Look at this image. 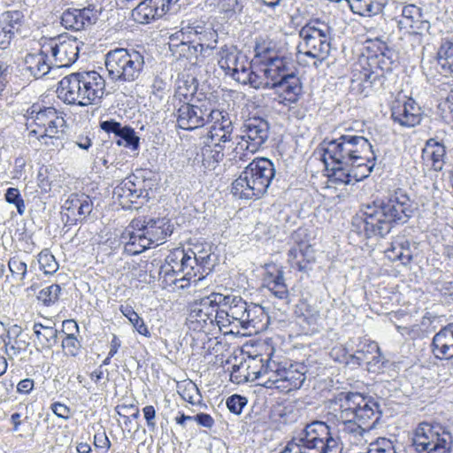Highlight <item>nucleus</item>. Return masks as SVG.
I'll return each mask as SVG.
<instances>
[{
    "instance_id": "1",
    "label": "nucleus",
    "mask_w": 453,
    "mask_h": 453,
    "mask_svg": "<svg viewBox=\"0 0 453 453\" xmlns=\"http://www.w3.org/2000/svg\"><path fill=\"white\" fill-rule=\"evenodd\" d=\"M323 161L326 169L331 167L335 180L350 184L367 178L372 173L376 154L370 142L362 135L342 134L321 143Z\"/></svg>"
},
{
    "instance_id": "2",
    "label": "nucleus",
    "mask_w": 453,
    "mask_h": 453,
    "mask_svg": "<svg viewBox=\"0 0 453 453\" xmlns=\"http://www.w3.org/2000/svg\"><path fill=\"white\" fill-rule=\"evenodd\" d=\"M412 206L406 191L397 188L381 200L363 204L351 219L350 234L364 240L385 237L391 230L408 221Z\"/></svg>"
},
{
    "instance_id": "3",
    "label": "nucleus",
    "mask_w": 453,
    "mask_h": 453,
    "mask_svg": "<svg viewBox=\"0 0 453 453\" xmlns=\"http://www.w3.org/2000/svg\"><path fill=\"white\" fill-rule=\"evenodd\" d=\"M330 408L340 431L352 445L364 446L380 418V404L371 396L357 392H341L331 400Z\"/></svg>"
},
{
    "instance_id": "4",
    "label": "nucleus",
    "mask_w": 453,
    "mask_h": 453,
    "mask_svg": "<svg viewBox=\"0 0 453 453\" xmlns=\"http://www.w3.org/2000/svg\"><path fill=\"white\" fill-rule=\"evenodd\" d=\"M57 93L69 105H96L105 94V81L96 71L73 73L61 79Z\"/></svg>"
},
{
    "instance_id": "5",
    "label": "nucleus",
    "mask_w": 453,
    "mask_h": 453,
    "mask_svg": "<svg viewBox=\"0 0 453 453\" xmlns=\"http://www.w3.org/2000/svg\"><path fill=\"white\" fill-rule=\"evenodd\" d=\"M219 311V328L230 327V332L240 333V329L250 334L260 329L259 324L265 317L263 308L255 303H248L242 296L221 294Z\"/></svg>"
},
{
    "instance_id": "6",
    "label": "nucleus",
    "mask_w": 453,
    "mask_h": 453,
    "mask_svg": "<svg viewBox=\"0 0 453 453\" xmlns=\"http://www.w3.org/2000/svg\"><path fill=\"white\" fill-rule=\"evenodd\" d=\"M275 177L274 164L266 157L250 162L234 180L231 193L240 199L260 198Z\"/></svg>"
},
{
    "instance_id": "7",
    "label": "nucleus",
    "mask_w": 453,
    "mask_h": 453,
    "mask_svg": "<svg viewBox=\"0 0 453 453\" xmlns=\"http://www.w3.org/2000/svg\"><path fill=\"white\" fill-rule=\"evenodd\" d=\"M342 444L323 421H313L289 441L280 453H342Z\"/></svg>"
},
{
    "instance_id": "8",
    "label": "nucleus",
    "mask_w": 453,
    "mask_h": 453,
    "mask_svg": "<svg viewBox=\"0 0 453 453\" xmlns=\"http://www.w3.org/2000/svg\"><path fill=\"white\" fill-rule=\"evenodd\" d=\"M333 28L319 19H310L300 30L301 39L298 52L315 59L313 65L319 67L329 56Z\"/></svg>"
},
{
    "instance_id": "9",
    "label": "nucleus",
    "mask_w": 453,
    "mask_h": 453,
    "mask_svg": "<svg viewBox=\"0 0 453 453\" xmlns=\"http://www.w3.org/2000/svg\"><path fill=\"white\" fill-rule=\"evenodd\" d=\"M108 78L124 84L136 81L144 67L143 55L134 49L117 48L110 50L104 58Z\"/></svg>"
},
{
    "instance_id": "10",
    "label": "nucleus",
    "mask_w": 453,
    "mask_h": 453,
    "mask_svg": "<svg viewBox=\"0 0 453 453\" xmlns=\"http://www.w3.org/2000/svg\"><path fill=\"white\" fill-rule=\"evenodd\" d=\"M27 127L30 134L38 135V139H59L65 134V120L63 113L54 107H43L33 104L27 111Z\"/></svg>"
},
{
    "instance_id": "11",
    "label": "nucleus",
    "mask_w": 453,
    "mask_h": 453,
    "mask_svg": "<svg viewBox=\"0 0 453 453\" xmlns=\"http://www.w3.org/2000/svg\"><path fill=\"white\" fill-rule=\"evenodd\" d=\"M221 293H211L209 296L194 302L190 306L188 318L189 326L195 331H211L215 325L219 327Z\"/></svg>"
},
{
    "instance_id": "12",
    "label": "nucleus",
    "mask_w": 453,
    "mask_h": 453,
    "mask_svg": "<svg viewBox=\"0 0 453 453\" xmlns=\"http://www.w3.org/2000/svg\"><path fill=\"white\" fill-rule=\"evenodd\" d=\"M213 104L214 101L211 97H201L200 100H195V103L181 104L173 109L177 127L183 130H194L205 126Z\"/></svg>"
},
{
    "instance_id": "13",
    "label": "nucleus",
    "mask_w": 453,
    "mask_h": 453,
    "mask_svg": "<svg viewBox=\"0 0 453 453\" xmlns=\"http://www.w3.org/2000/svg\"><path fill=\"white\" fill-rule=\"evenodd\" d=\"M270 134V125L260 117L246 119L241 127V141L236 150H247L250 153L258 151L267 142Z\"/></svg>"
},
{
    "instance_id": "14",
    "label": "nucleus",
    "mask_w": 453,
    "mask_h": 453,
    "mask_svg": "<svg viewBox=\"0 0 453 453\" xmlns=\"http://www.w3.org/2000/svg\"><path fill=\"white\" fill-rule=\"evenodd\" d=\"M45 50L49 52L53 66L69 67L78 58L80 44L76 38H50L44 39Z\"/></svg>"
},
{
    "instance_id": "15",
    "label": "nucleus",
    "mask_w": 453,
    "mask_h": 453,
    "mask_svg": "<svg viewBox=\"0 0 453 453\" xmlns=\"http://www.w3.org/2000/svg\"><path fill=\"white\" fill-rule=\"evenodd\" d=\"M350 362L352 365H365L368 372L377 373L383 368L385 358L377 342L359 339L356 350L351 354Z\"/></svg>"
},
{
    "instance_id": "16",
    "label": "nucleus",
    "mask_w": 453,
    "mask_h": 453,
    "mask_svg": "<svg viewBox=\"0 0 453 453\" xmlns=\"http://www.w3.org/2000/svg\"><path fill=\"white\" fill-rule=\"evenodd\" d=\"M102 13V7L88 4L83 8H69L61 16V24L73 31L85 30L96 24Z\"/></svg>"
},
{
    "instance_id": "17",
    "label": "nucleus",
    "mask_w": 453,
    "mask_h": 453,
    "mask_svg": "<svg viewBox=\"0 0 453 453\" xmlns=\"http://www.w3.org/2000/svg\"><path fill=\"white\" fill-rule=\"evenodd\" d=\"M183 258L184 256L180 257V252H170L166 256L165 263L160 266L159 270V280L164 288L176 291L188 288V280L185 278H176V274H174V269L180 270L183 267L187 268V266L189 265L188 262L192 263V261L188 259L180 263V260Z\"/></svg>"
},
{
    "instance_id": "18",
    "label": "nucleus",
    "mask_w": 453,
    "mask_h": 453,
    "mask_svg": "<svg viewBox=\"0 0 453 453\" xmlns=\"http://www.w3.org/2000/svg\"><path fill=\"white\" fill-rule=\"evenodd\" d=\"M424 23L423 12L420 7L415 4H408L403 8L398 27L409 33L412 46L422 44Z\"/></svg>"
},
{
    "instance_id": "19",
    "label": "nucleus",
    "mask_w": 453,
    "mask_h": 453,
    "mask_svg": "<svg viewBox=\"0 0 453 453\" xmlns=\"http://www.w3.org/2000/svg\"><path fill=\"white\" fill-rule=\"evenodd\" d=\"M391 117L403 127H415L422 120V111L411 98H396L391 104Z\"/></svg>"
},
{
    "instance_id": "20",
    "label": "nucleus",
    "mask_w": 453,
    "mask_h": 453,
    "mask_svg": "<svg viewBox=\"0 0 453 453\" xmlns=\"http://www.w3.org/2000/svg\"><path fill=\"white\" fill-rule=\"evenodd\" d=\"M207 124H211L209 131L210 140L223 143L231 141L234 131L231 116L225 111L216 109L215 104L211 106V113L209 112Z\"/></svg>"
},
{
    "instance_id": "21",
    "label": "nucleus",
    "mask_w": 453,
    "mask_h": 453,
    "mask_svg": "<svg viewBox=\"0 0 453 453\" xmlns=\"http://www.w3.org/2000/svg\"><path fill=\"white\" fill-rule=\"evenodd\" d=\"M93 209L90 197L84 194H71L62 206V217H65L71 224L82 220L89 215Z\"/></svg>"
},
{
    "instance_id": "22",
    "label": "nucleus",
    "mask_w": 453,
    "mask_h": 453,
    "mask_svg": "<svg viewBox=\"0 0 453 453\" xmlns=\"http://www.w3.org/2000/svg\"><path fill=\"white\" fill-rule=\"evenodd\" d=\"M426 432V453H449L452 443V435L449 431L440 423H429Z\"/></svg>"
},
{
    "instance_id": "23",
    "label": "nucleus",
    "mask_w": 453,
    "mask_h": 453,
    "mask_svg": "<svg viewBox=\"0 0 453 453\" xmlns=\"http://www.w3.org/2000/svg\"><path fill=\"white\" fill-rule=\"evenodd\" d=\"M41 48L36 52L27 53L23 59V70L35 79L45 76L52 68L49 52H44V41L40 42Z\"/></svg>"
},
{
    "instance_id": "24",
    "label": "nucleus",
    "mask_w": 453,
    "mask_h": 453,
    "mask_svg": "<svg viewBox=\"0 0 453 453\" xmlns=\"http://www.w3.org/2000/svg\"><path fill=\"white\" fill-rule=\"evenodd\" d=\"M141 221L133 220L121 234L120 242L124 243V250L128 255H138L151 247L140 228Z\"/></svg>"
},
{
    "instance_id": "25",
    "label": "nucleus",
    "mask_w": 453,
    "mask_h": 453,
    "mask_svg": "<svg viewBox=\"0 0 453 453\" xmlns=\"http://www.w3.org/2000/svg\"><path fill=\"white\" fill-rule=\"evenodd\" d=\"M170 4L167 0H144L132 11V17L140 24H149L163 17Z\"/></svg>"
},
{
    "instance_id": "26",
    "label": "nucleus",
    "mask_w": 453,
    "mask_h": 453,
    "mask_svg": "<svg viewBox=\"0 0 453 453\" xmlns=\"http://www.w3.org/2000/svg\"><path fill=\"white\" fill-rule=\"evenodd\" d=\"M140 228L152 246H158L173 234V226L166 218L150 219L141 222Z\"/></svg>"
},
{
    "instance_id": "27",
    "label": "nucleus",
    "mask_w": 453,
    "mask_h": 453,
    "mask_svg": "<svg viewBox=\"0 0 453 453\" xmlns=\"http://www.w3.org/2000/svg\"><path fill=\"white\" fill-rule=\"evenodd\" d=\"M102 130L108 134H113L116 138V143L119 146H124L134 150L140 146V138L136 135L134 130L128 126H122L116 120L110 119L100 122Z\"/></svg>"
},
{
    "instance_id": "28",
    "label": "nucleus",
    "mask_w": 453,
    "mask_h": 453,
    "mask_svg": "<svg viewBox=\"0 0 453 453\" xmlns=\"http://www.w3.org/2000/svg\"><path fill=\"white\" fill-rule=\"evenodd\" d=\"M263 65H265V75L273 83L280 82L296 73L293 60L283 55L271 58L270 61Z\"/></svg>"
},
{
    "instance_id": "29",
    "label": "nucleus",
    "mask_w": 453,
    "mask_h": 453,
    "mask_svg": "<svg viewBox=\"0 0 453 453\" xmlns=\"http://www.w3.org/2000/svg\"><path fill=\"white\" fill-rule=\"evenodd\" d=\"M180 35L183 39L196 40V43L203 48H212V43L216 42L217 33L205 24L195 21L182 26Z\"/></svg>"
},
{
    "instance_id": "30",
    "label": "nucleus",
    "mask_w": 453,
    "mask_h": 453,
    "mask_svg": "<svg viewBox=\"0 0 453 453\" xmlns=\"http://www.w3.org/2000/svg\"><path fill=\"white\" fill-rule=\"evenodd\" d=\"M144 180L135 175H130L123 180L113 190V194L120 198H127L128 202L137 203L140 198H146L149 192L144 188Z\"/></svg>"
},
{
    "instance_id": "31",
    "label": "nucleus",
    "mask_w": 453,
    "mask_h": 453,
    "mask_svg": "<svg viewBox=\"0 0 453 453\" xmlns=\"http://www.w3.org/2000/svg\"><path fill=\"white\" fill-rule=\"evenodd\" d=\"M431 351L438 359L453 357V322L442 327L433 338Z\"/></svg>"
},
{
    "instance_id": "32",
    "label": "nucleus",
    "mask_w": 453,
    "mask_h": 453,
    "mask_svg": "<svg viewBox=\"0 0 453 453\" xmlns=\"http://www.w3.org/2000/svg\"><path fill=\"white\" fill-rule=\"evenodd\" d=\"M23 13L19 11H7L0 15V48H7L23 21Z\"/></svg>"
},
{
    "instance_id": "33",
    "label": "nucleus",
    "mask_w": 453,
    "mask_h": 453,
    "mask_svg": "<svg viewBox=\"0 0 453 453\" xmlns=\"http://www.w3.org/2000/svg\"><path fill=\"white\" fill-rule=\"evenodd\" d=\"M272 89L276 91L284 105L297 103L303 93L302 82L296 73L280 82L273 83Z\"/></svg>"
},
{
    "instance_id": "34",
    "label": "nucleus",
    "mask_w": 453,
    "mask_h": 453,
    "mask_svg": "<svg viewBox=\"0 0 453 453\" xmlns=\"http://www.w3.org/2000/svg\"><path fill=\"white\" fill-rule=\"evenodd\" d=\"M197 81L195 78L191 80H180L177 88L172 98L173 109L180 105L195 103V100H200L201 97H208L203 93H197Z\"/></svg>"
},
{
    "instance_id": "35",
    "label": "nucleus",
    "mask_w": 453,
    "mask_h": 453,
    "mask_svg": "<svg viewBox=\"0 0 453 453\" xmlns=\"http://www.w3.org/2000/svg\"><path fill=\"white\" fill-rule=\"evenodd\" d=\"M225 145L220 142L205 143L197 152L196 160L200 162L204 170H214L224 158Z\"/></svg>"
},
{
    "instance_id": "36",
    "label": "nucleus",
    "mask_w": 453,
    "mask_h": 453,
    "mask_svg": "<svg viewBox=\"0 0 453 453\" xmlns=\"http://www.w3.org/2000/svg\"><path fill=\"white\" fill-rule=\"evenodd\" d=\"M305 367L299 365H293L288 361L276 388L287 392L300 388L305 380Z\"/></svg>"
},
{
    "instance_id": "37",
    "label": "nucleus",
    "mask_w": 453,
    "mask_h": 453,
    "mask_svg": "<svg viewBox=\"0 0 453 453\" xmlns=\"http://www.w3.org/2000/svg\"><path fill=\"white\" fill-rule=\"evenodd\" d=\"M263 284L279 299H286L288 290L284 281V273L275 265H267Z\"/></svg>"
},
{
    "instance_id": "38",
    "label": "nucleus",
    "mask_w": 453,
    "mask_h": 453,
    "mask_svg": "<svg viewBox=\"0 0 453 453\" xmlns=\"http://www.w3.org/2000/svg\"><path fill=\"white\" fill-rule=\"evenodd\" d=\"M296 323L304 334H312L318 330L320 319L319 311L306 303H301L296 310Z\"/></svg>"
},
{
    "instance_id": "39",
    "label": "nucleus",
    "mask_w": 453,
    "mask_h": 453,
    "mask_svg": "<svg viewBox=\"0 0 453 453\" xmlns=\"http://www.w3.org/2000/svg\"><path fill=\"white\" fill-rule=\"evenodd\" d=\"M287 365L288 360H280L273 357H270L265 362L264 361L262 372H264V377L266 378L265 384L269 388H276L280 379V374Z\"/></svg>"
},
{
    "instance_id": "40",
    "label": "nucleus",
    "mask_w": 453,
    "mask_h": 453,
    "mask_svg": "<svg viewBox=\"0 0 453 453\" xmlns=\"http://www.w3.org/2000/svg\"><path fill=\"white\" fill-rule=\"evenodd\" d=\"M170 49L174 55H178L179 58H186L193 62L197 59L198 54L202 53L204 48L197 44L196 40L183 39L181 36L180 42L170 43Z\"/></svg>"
},
{
    "instance_id": "41",
    "label": "nucleus",
    "mask_w": 453,
    "mask_h": 453,
    "mask_svg": "<svg viewBox=\"0 0 453 453\" xmlns=\"http://www.w3.org/2000/svg\"><path fill=\"white\" fill-rule=\"evenodd\" d=\"M255 58L259 59L260 65L278 57L279 51L276 43L267 36L259 35L256 37L254 45Z\"/></svg>"
},
{
    "instance_id": "42",
    "label": "nucleus",
    "mask_w": 453,
    "mask_h": 453,
    "mask_svg": "<svg viewBox=\"0 0 453 453\" xmlns=\"http://www.w3.org/2000/svg\"><path fill=\"white\" fill-rule=\"evenodd\" d=\"M353 13L372 17L380 13L383 10L384 0H346Z\"/></svg>"
},
{
    "instance_id": "43",
    "label": "nucleus",
    "mask_w": 453,
    "mask_h": 453,
    "mask_svg": "<svg viewBox=\"0 0 453 453\" xmlns=\"http://www.w3.org/2000/svg\"><path fill=\"white\" fill-rule=\"evenodd\" d=\"M265 74V65H261L258 71H254L250 66L248 73H241V83L249 84L256 89H272L273 83Z\"/></svg>"
},
{
    "instance_id": "44",
    "label": "nucleus",
    "mask_w": 453,
    "mask_h": 453,
    "mask_svg": "<svg viewBox=\"0 0 453 453\" xmlns=\"http://www.w3.org/2000/svg\"><path fill=\"white\" fill-rule=\"evenodd\" d=\"M426 156L432 161V168L435 172L441 171L445 164V145L434 138L426 140Z\"/></svg>"
},
{
    "instance_id": "45",
    "label": "nucleus",
    "mask_w": 453,
    "mask_h": 453,
    "mask_svg": "<svg viewBox=\"0 0 453 453\" xmlns=\"http://www.w3.org/2000/svg\"><path fill=\"white\" fill-rule=\"evenodd\" d=\"M242 55L237 52L234 49L223 47L219 52L218 64L219 67L225 71L226 74H230L233 69H236L237 60Z\"/></svg>"
},
{
    "instance_id": "46",
    "label": "nucleus",
    "mask_w": 453,
    "mask_h": 453,
    "mask_svg": "<svg viewBox=\"0 0 453 453\" xmlns=\"http://www.w3.org/2000/svg\"><path fill=\"white\" fill-rule=\"evenodd\" d=\"M171 252H180V257H183L184 256V258L180 260V263L182 261H185L186 259L188 260H191L192 263H188L189 265L187 266V268L183 267L180 270H176L174 269V274H176V278H185L186 280H188V287L194 283L195 285H196V283L200 280H202L204 276L203 275H199L198 278H196V273L193 272V268H192V265L193 264H196L195 261L190 258V257L187 256L186 252H185V250L184 249H175L173 250H172Z\"/></svg>"
},
{
    "instance_id": "47",
    "label": "nucleus",
    "mask_w": 453,
    "mask_h": 453,
    "mask_svg": "<svg viewBox=\"0 0 453 453\" xmlns=\"http://www.w3.org/2000/svg\"><path fill=\"white\" fill-rule=\"evenodd\" d=\"M436 58L442 71L453 73V43L450 42L441 43Z\"/></svg>"
},
{
    "instance_id": "48",
    "label": "nucleus",
    "mask_w": 453,
    "mask_h": 453,
    "mask_svg": "<svg viewBox=\"0 0 453 453\" xmlns=\"http://www.w3.org/2000/svg\"><path fill=\"white\" fill-rule=\"evenodd\" d=\"M409 449L416 453H425V421L419 422L417 427L409 433Z\"/></svg>"
},
{
    "instance_id": "49",
    "label": "nucleus",
    "mask_w": 453,
    "mask_h": 453,
    "mask_svg": "<svg viewBox=\"0 0 453 453\" xmlns=\"http://www.w3.org/2000/svg\"><path fill=\"white\" fill-rule=\"evenodd\" d=\"M187 256L190 257L196 264L191 265L193 268V272L196 273V278H198L199 275H203V272L201 270L204 271L205 268L210 270L209 262L211 260V254H208L206 252H200L198 255L193 251L192 250H185Z\"/></svg>"
},
{
    "instance_id": "50",
    "label": "nucleus",
    "mask_w": 453,
    "mask_h": 453,
    "mask_svg": "<svg viewBox=\"0 0 453 453\" xmlns=\"http://www.w3.org/2000/svg\"><path fill=\"white\" fill-rule=\"evenodd\" d=\"M8 267L12 273V278L19 284H24V280L27 273V264L18 257H11L8 262Z\"/></svg>"
},
{
    "instance_id": "51",
    "label": "nucleus",
    "mask_w": 453,
    "mask_h": 453,
    "mask_svg": "<svg viewBox=\"0 0 453 453\" xmlns=\"http://www.w3.org/2000/svg\"><path fill=\"white\" fill-rule=\"evenodd\" d=\"M40 269L45 274H53L58 269V264L55 257L48 250H43L38 255Z\"/></svg>"
},
{
    "instance_id": "52",
    "label": "nucleus",
    "mask_w": 453,
    "mask_h": 453,
    "mask_svg": "<svg viewBox=\"0 0 453 453\" xmlns=\"http://www.w3.org/2000/svg\"><path fill=\"white\" fill-rule=\"evenodd\" d=\"M55 180L53 168L48 165H42L37 173L38 186L42 192L47 193L51 189V184Z\"/></svg>"
},
{
    "instance_id": "53",
    "label": "nucleus",
    "mask_w": 453,
    "mask_h": 453,
    "mask_svg": "<svg viewBox=\"0 0 453 453\" xmlns=\"http://www.w3.org/2000/svg\"><path fill=\"white\" fill-rule=\"evenodd\" d=\"M60 293L61 287L58 284H51L41 289L37 298L42 302L44 305L49 306L58 300Z\"/></svg>"
},
{
    "instance_id": "54",
    "label": "nucleus",
    "mask_w": 453,
    "mask_h": 453,
    "mask_svg": "<svg viewBox=\"0 0 453 453\" xmlns=\"http://www.w3.org/2000/svg\"><path fill=\"white\" fill-rule=\"evenodd\" d=\"M65 337L62 341V347L65 354L70 357H77L80 353L81 345L73 333H65Z\"/></svg>"
},
{
    "instance_id": "55",
    "label": "nucleus",
    "mask_w": 453,
    "mask_h": 453,
    "mask_svg": "<svg viewBox=\"0 0 453 453\" xmlns=\"http://www.w3.org/2000/svg\"><path fill=\"white\" fill-rule=\"evenodd\" d=\"M5 200L7 203L14 204L19 215H23L26 210L25 203L19 190L16 188H8L5 195Z\"/></svg>"
},
{
    "instance_id": "56",
    "label": "nucleus",
    "mask_w": 453,
    "mask_h": 453,
    "mask_svg": "<svg viewBox=\"0 0 453 453\" xmlns=\"http://www.w3.org/2000/svg\"><path fill=\"white\" fill-rule=\"evenodd\" d=\"M299 256L306 257L309 256V251H306L304 248L297 246L293 247L288 250V257L291 266L293 268H297L299 271H303L305 268V265L298 259Z\"/></svg>"
},
{
    "instance_id": "57",
    "label": "nucleus",
    "mask_w": 453,
    "mask_h": 453,
    "mask_svg": "<svg viewBox=\"0 0 453 453\" xmlns=\"http://www.w3.org/2000/svg\"><path fill=\"white\" fill-rule=\"evenodd\" d=\"M262 364H264L263 358L254 357L250 359L247 365L248 374L245 376L246 380H255L264 377Z\"/></svg>"
},
{
    "instance_id": "58",
    "label": "nucleus",
    "mask_w": 453,
    "mask_h": 453,
    "mask_svg": "<svg viewBox=\"0 0 453 453\" xmlns=\"http://www.w3.org/2000/svg\"><path fill=\"white\" fill-rule=\"evenodd\" d=\"M394 453L395 448L390 440L379 438L375 442L370 443L368 453Z\"/></svg>"
},
{
    "instance_id": "59",
    "label": "nucleus",
    "mask_w": 453,
    "mask_h": 453,
    "mask_svg": "<svg viewBox=\"0 0 453 453\" xmlns=\"http://www.w3.org/2000/svg\"><path fill=\"white\" fill-rule=\"evenodd\" d=\"M58 331L53 326L43 327V332H41V342L46 348H51L58 342Z\"/></svg>"
},
{
    "instance_id": "60",
    "label": "nucleus",
    "mask_w": 453,
    "mask_h": 453,
    "mask_svg": "<svg viewBox=\"0 0 453 453\" xmlns=\"http://www.w3.org/2000/svg\"><path fill=\"white\" fill-rule=\"evenodd\" d=\"M247 404V399L239 395H233L226 400V406L228 410L234 414H240Z\"/></svg>"
},
{
    "instance_id": "61",
    "label": "nucleus",
    "mask_w": 453,
    "mask_h": 453,
    "mask_svg": "<svg viewBox=\"0 0 453 453\" xmlns=\"http://www.w3.org/2000/svg\"><path fill=\"white\" fill-rule=\"evenodd\" d=\"M330 356L334 360L339 363L352 365V362H350L351 354H349L347 349L342 346L332 349Z\"/></svg>"
},
{
    "instance_id": "62",
    "label": "nucleus",
    "mask_w": 453,
    "mask_h": 453,
    "mask_svg": "<svg viewBox=\"0 0 453 453\" xmlns=\"http://www.w3.org/2000/svg\"><path fill=\"white\" fill-rule=\"evenodd\" d=\"M251 66V64L248 61L247 58L242 55L240 59L237 60L236 69H233L229 75L233 77L234 80L241 83V73H248Z\"/></svg>"
},
{
    "instance_id": "63",
    "label": "nucleus",
    "mask_w": 453,
    "mask_h": 453,
    "mask_svg": "<svg viewBox=\"0 0 453 453\" xmlns=\"http://www.w3.org/2000/svg\"><path fill=\"white\" fill-rule=\"evenodd\" d=\"M306 237L307 229L301 227L295 231L291 235L292 241L297 245V247L304 248L306 251H310L311 250V246L307 244Z\"/></svg>"
},
{
    "instance_id": "64",
    "label": "nucleus",
    "mask_w": 453,
    "mask_h": 453,
    "mask_svg": "<svg viewBox=\"0 0 453 453\" xmlns=\"http://www.w3.org/2000/svg\"><path fill=\"white\" fill-rule=\"evenodd\" d=\"M218 5L220 12L226 15H232L237 11H241V7L239 6L237 0H219Z\"/></svg>"
}]
</instances>
